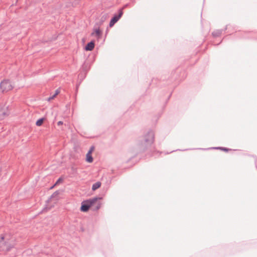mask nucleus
Listing matches in <instances>:
<instances>
[{"label":"nucleus","instance_id":"f257e3e1","mask_svg":"<svg viewBox=\"0 0 257 257\" xmlns=\"http://www.w3.org/2000/svg\"><path fill=\"white\" fill-rule=\"evenodd\" d=\"M154 141V133L150 131L142 137L139 138L138 145L140 148L144 151L149 146H151Z\"/></svg>","mask_w":257,"mask_h":257},{"label":"nucleus","instance_id":"f03ea898","mask_svg":"<svg viewBox=\"0 0 257 257\" xmlns=\"http://www.w3.org/2000/svg\"><path fill=\"white\" fill-rule=\"evenodd\" d=\"M98 199V198L97 197H94L89 200L83 201L82 203L80 208L81 211L83 212L87 211L89 208L97 201Z\"/></svg>","mask_w":257,"mask_h":257},{"label":"nucleus","instance_id":"7ed1b4c3","mask_svg":"<svg viewBox=\"0 0 257 257\" xmlns=\"http://www.w3.org/2000/svg\"><path fill=\"white\" fill-rule=\"evenodd\" d=\"M13 88L14 86L9 80H4L0 83V91L2 93L7 92Z\"/></svg>","mask_w":257,"mask_h":257},{"label":"nucleus","instance_id":"20e7f679","mask_svg":"<svg viewBox=\"0 0 257 257\" xmlns=\"http://www.w3.org/2000/svg\"><path fill=\"white\" fill-rule=\"evenodd\" d=\"M123 15L122 9H119L118 15H115L114 17L111 19L109 23V27H112L121 17Z\"/></svg>","mask_w":257,"mask_h":257},{"label":"nucleus","instance_id":"39448f33","mask_svg":"<svg viewBox=\"0 0 257 257\" xmlns=\"http://www.w3.org/2000/svg\"><path fill=\"white\" fill-rule=\"evenodd\" d=\"M12 248V246L8 247V244L4 241V237L2 236L0 238V250L8 251Z\"/></svg>","mask_w":257,"mask_h":257},{"label":"nucleus","instance_id":"423d86ee","mask_svg":"<svg viewBox=\"0 0 257 257\" xmlns=\"http://www.w3.org/2000/svg\"><path fill=\"white\" fill-rule=\"evenodd\" d=\"M94 47V43L93 41H91L88 43L85 46V49L86 51H91Z\"/></svg>","mask_w":257,"mask_h":257},{"label":"nucleus","instance_id":"0eeeda50","mask_svg":"<svg viewBox=\"0 0 257 257\" xmlns=\"http://www.w3.org/2000/svg\"><path fill=\"white\" fill-rule=\"evenodd\" d=\"M92 35H95L97 37H100L101 35V32L99 28H95L94 32L91 34Z\"/></svg>","mask_w":257,"mask_h":257},{"label":"nucleus","instance_id":"6e6552de","mask_svg":"<svg viewBox=\"0 0 257 257\" xmlns=\"http://www.w3.org/2000/svg\"><path fill=\"white\" fill-rule=\"evenodd\" d=\"M86 161L88 163H92L93 162V158L91 156L90 152H88L86 154Z\"/></svg>","mask_w":257,"mask_h":257},{"label":"nucleus","instance_id":"1a4fd4ad","mask_svg":"<svg viewBox=\"0 0 257 257\" xmlns=\"http://www.w3.org/2000/svg\"><path fill=\"white\" fill-rule=\"evenodd\" d=\"M101 184L100 182H97L92 185V189L93 190H96L97 189L99 188L100 187Z\"/></svg>","mask_w":257,"mask_h":257},{"label":"nucleus","instance_id":"9d476101","mask_svg":"<svg viewBox=\"0 0 257 257\" xmlns=\"http://www.w3.org/2000/svg\"><path fill=\"white\" fill-rule=\"evenodd\" d=\"M108 16L107 14H106L103 15L101 18L100 24H102V23L103 22H104L108 18Z\"/></svg>","mask_w":257,"mask_h":257},{"label":"nucleus","instance_id":"9b49d317","mask_svg":"<svg viewBox=\"0 0 257 257\" xmlns=\"http://www.w3.org/2000/svg\"><path fill=\"white\" fill-rule=\"evenodd\" d=\"M44 118H40L37 121H36V124L37 125V126H40L42 124L43 121H44Z\"/></svg>","mask_w":257,"mask_h":257},{"label":"nucleus","instance_id":"f8f14e48","mask_svg":"<svg viewBox=\"0 0 257 257\" xmlns=\"http://www.w3.org/2000/svg\"><path fill=\"white\" fill-rule=\"evenodd\" d=\"M216 149L221 150H222L223 151H225V152H228L229 150H230V149H228V148H223V147H218V148H216Z\"/></svg>","mask_w":257,"mask_h":257},{"label":"nucleus","instance_id":"ddd939ff","mask_svg":"<svg viewBox=\"0 0 257 257\" xmlns=\"http://www.w3.org/2000/svg\"><path fill=\"white\" fill-rule=\"evenodd\" d=\"M221 34L220 32H213L212 35L215 36L217 37L218 36Z\"/></svg>","mask_w":257,"mask_h":257},{"label":"nucleus","instance_id":"4468645a","mask_svg":"<svg viewBox=\"0 0 257 257\" xmlns=\"http://www.w3.org/2000/svg\"><path fill=\"white\" fill-rule=\"evenodd\" d=\"M57 95H55V94H53L52 96H51L48 98V101H50L51 100L53 99Z\"/></svg>","mask_w":257,"mask_h":257},{"label":"nucleus","instance_id":"2eb2a0df","mask_svg":"<svg viewBox=\"0 0 257 257\" xmlns=\"http://www.w3.org/2000/svg\"><path fill=\"white\" fill-rule=\"evenodd\" d=\"M62 179L61 178H59L58 180L57 181V182L55 183L54 186L58 184L60 182H62Z\"/></svg>","mask_w":257,"mask_h":257},{"label":"nucleus","instance_id":"dca6fc26","mask_svg":"<svg viewBox=\"0 0 257 257\" xmlns=\"http://www.w3.org/2000/svg\"><path fill=\"white\" fill-rule=\"evenodd\" d=\"M6 243L8 244V247L12 246V248L14 247V246L15 245L14 243H8V242H6Z\"/></svg>","mask_w":257,"mask_h":257},{"label":"nucleus","instance_id":"f3484780","mask_svg":"<svg viewBox=\"0 0 257 257\" xmlns=\"http://www.w3.org/2000/svg\"><path fill=\"white\" fill-rule=\"evenodd\" d=\"M60 93V90L58 89L55 91V93H54L55 95H57Z\"/></svg>","mask_w":257,"mask_h":257},{"label":"nucleus","instance_id":"a211bd4d","mask_svg":"<svg viewBox=\"0 0 257 257\" xmlns=\"http://www.w3.org/2000/svg\"><path fill=\"white\" fill-rule=\"evenodd\" d=\"M63 124V122L62 121H59L57 122V125H62Z\"/></svg>","mask_w":257,"mask_h":257},{"label":"nucleus","instance_id":"6ab92c4d","mask_svg":"<svg viewBox=\"0 0 257 257\" xmlns=\"http://www.w3.org/2000/svg\"><path fill=\"white\" fill-rule=\"evenodd\" d=\"M94 147H91L88 152H90V153H92V152L94 150Z\"/></svg>","mask_w":257,"mask_h":257},{"label":"nucleus","instance_id":"aec40b11","mask_svg":"<svg viewBox=\"0 0 257 257\" xmlns=\"http://www.w3.org/2000/svg\"><path fill=\"white\" fill-rule=\"evenodd\" d=\"M57 194H58V192H57V191L55 192V193H54L53 194V195L51 196V197H53V196H54L55 195H57Z\"/></svg>","mask_w":257,"mask_h":257},{"label":"nucleus","instance_id":"412c9836","mask_svg":"<svg viewBox=\"0 0 257 257\" xmlns=\"http://www.w3.org/2000/svg\"><path fill=\"white\" fill-rule=\"evenodd\" d=\"M100 203H98L97 204L96 207V209H98L100 208Z\"/></svg>","mask_w":257,"mask_h":257},{"label":"nucleus","instance_id":"4be33fe9","mask_svg":"<svg viewBox=\"0 0 257 257\" xmlns=\"http://www.w3.org/2000/svg\"><path fill=\"white\" fill-rule=\"evenodd\" d=\"M1 114H3V115H6V113H5V112H2V113H1V112H0V115H1Z\"/></svg>","mask_w":257,"mask_h":257}]
</instances>
